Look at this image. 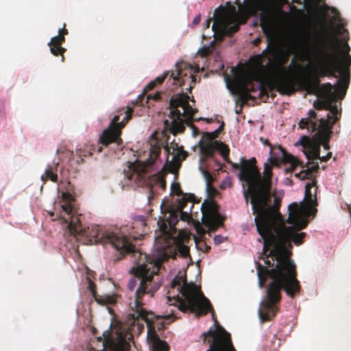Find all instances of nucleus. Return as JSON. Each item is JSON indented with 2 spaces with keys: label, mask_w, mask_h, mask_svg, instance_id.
<instances>
[{
  "label": "nucleus",
  "mask_w": 351,
  "mask_h": 351,
  "mask_svg": "<svg viewBox=\"0 0 351 351\" xmlns=\"http://www.w3.org/2000/svg\"><path fill=\"white\" fill-rule=\"evenodd\" d=\"M154 317L153 314V315H149L148 320H144L148 327L147 340L153 351H169V346L167 343L164 340H161L155 330V327L153 326Z\"/></svg>",
  "instance_id": "nucleus-19"
},
{
  "label": "nucleus",
  "mask_w": 351,
  "mask_h": 351,
  "mask_svg": "<svg viewBox=\"0 0 351 351\" xmlns=\"http://www.w3.org/2000/svg\"><path fill=\"white\" fill-rule=\"evenodd\" d=\"M219 206L214 201L204 202L201 206L202 223L208 232H215L223 225L225 218L219 213Z\"/></svg>",
  "instance_id": "nucleus-15"
},
{
  "label": "nucleus",
  "mask_w": 351,
  "mask_h": 351,
  "mask_svg": "<svg viewBox=\"0 0 351 351\" xmlns=\"http://www.w3.org/2000/svg\"><path fill=\"white\" fill-rule=\"evenodd\" d=\"M332 157V152H328V154L325 156H320L317 158L319 159L322 162H326Z\"/></svg>",
  "instance_id": "nucleus-51"
},
{
  "label": "nucleus",
  "mask_w": 351,
  "mask_h": 351,
  "mask_svg": "<svg viewBox=\"0 0 351 351\" xmlns=\"http://www.w3.org/2000/svg\"><path fill=\"white\" fill-rule=\"evenodd\" d=\"M206 122L207 123H211L212 122V119H206Z\"/></svg>",
  "instance_id": "nucleus-62"
},
{
  "label": "nucleus",
  "mask_w": 351,
  "mask_h": 351,
  "mask_svg": "<svg viewBox=\"0 0 351 351\" xmlns=\"http://www.w3.org/2000/svg\"><path fill=\"white\" fill-rule=\"evenodd\" d=\"M59 166V162H54L53 165H49L46 169L45 173L42 175L41 180L44 182H46L47 180H50L53 182H57L58 180V177L56 173L54 171H57L58 167Z\"/></svg>",
  "instance_id": "nucleus-25"
},
{
  "label": "nucleus",
  "mask_w": 351,
  "mask_h": 351,
  "mask_svg": "<svg viewBox=\"0 0 351 351\" xmlns=\"http://www.w3.org/2000/svg\"><path fill=\"white\" fill-rule=\"evenodd\" d=\"M101 244H110L119 253L114 260L117 263L123 258L125 254H131L134 258V265L131 269L134 275L127 285L130 291L134 290L138 280H140L138 288L134 294V298L130 302L129 306L134 312L132 315L134 319L141 318L142 320H148L149 315H153L143 308V298L145 294L154 297L156 292L160 289L161 282L158 280V272L161 268V261L155 260L154 257L143 254L136 249L130 241V238L121 232H108L103 234L100 241Z\"/></svg>",
  "instance_id": "nucleus-2"
},
{
  "label": "nucleus",
  "mask_w": 351,
  "mask_h": 351,
  "mask_svg": "<svg viewBox=\"0 0 351 351\" xmlns=\"http://www.w3.org/2000/svg\"><path fill=\"white\" fill-rule=\"evenodd\" d=\"M215 40H213L211 43H210V45L209 46H207V47H203L199 51V53L202 56V57H206L209 55H210L212 53H213V48L215 47Z\"/></svg>",
  "instance_id": "nucleus-35"
},
{
  "label": "nucleus",
  "mask_w": 351,
  "mask_h": 351,
  "mask_svg": "<svg viewBox=\"0 0 351 351\" xmlns=\"http://www.w3.org/2000/svg\"><path fill=\"white\" fill-rule=\"evenodd\" d=\"M241 86L243 89H246V90H249V94H251V93H255L256 92H258L259 90L263 86V83L261 82H257L256 83H254L252 81L248 80L246 82L241 84Z\"/></svg>",
  "instance_id": "nucleus-29"
},
{
  "label": "nucleus",
  "mask_w": 351,
  "mask_h": 351,
  "mask_svg": "<svg viewBox=\"0 0 351 351\" xmlns=\"http://www.w3.org/2000/svg\"><path fill=\"white\" fill-rule=\"evenodd\" d=\"M190 97L186 93L177 94L169 101V108L171 111L169 114L171 119L170 131L173 134L184 132V123L187 125L192 124L193 117L197 110L192 108L189 104Z\"/></svg>",
  "instance_id": "nucleus-10"
},
{
  "label": "nucleus",
  "mask_w": 351,
  "mask_h": 351,
  "mask_svg": "<svg viewBox=\"0 0 351 351\" xmlns=\"http://www.w3.org/2000/svg\"><path fill=\"white\" fill-rule=\"evenodd\" d=\"M205 246H206V252H208L210 250V246H207L206 243H203Z\"/></svg>",
  "instance_id": "nucleus-57"
},
{
  "label": "nucleus",
  "mask_w": 351,
  "mask_h": 351,
  "mask_svg": "<svg viewBox=\"0 0 351 351\" xmlns=\"http://www.w3.org/2000/svg\"><path fill=\"white\" fill-rule=\"evenodd\" d=\"M331 114L334 115V118L332 120H330L331 121L335 120V122L339 119V117H341V110L339 111L337 106L336 104H334L331 109L329 110ZM332 119V117L330 116Z\"/></svg>",
  "instance_id": "nucleus-41"
},
{
  "label": "nucleus",
  "mask_w": 351,
  "mask_h": 351,
  "mask_svg": "<svg viewBox=\"0 0 351 351\" xmlns=\"http://www.w3.org/2000/svg\"><path fill=\"white\" fill-rule=\"evenodd\" d=\"M317 5L325 3V0H314Z\"/></svg>",
  "instance_id": "nucleus-56"
},
{
  "label": "nucleus",
  "mask_w": 351,
  "mask_h": 351,
  "mask_svg": "<svg viewBox=\"0 0 351 351\" xmlns=\"http://www.w3.org/2000/svg\"><path fill=\"white\" fill-rule=\"evenodd\" d=\"M64 42L65 37L62 35H58L52 37L48 45H62Z\"/></svg>",
  "instance_id": "nucleus-36"
},
{
  "label": "nucleus",
  "mask_w": 351,
  "mask_h": 351,
  "mask_svg": "<svg viewBox=\"0 0 351 351\" xmlns=\"http://www.w3.org/2000/svg\"><path fill=\"white\" fill-rule=\"evenodd\" d=\"M88 289H89V291H90L93 297L94 298L95 300L98 304H105L106 303V301L105 300L101 299L97 296V291H96V285L90 280L89 281Z\"/></svg>",
  "instance_id": "nucleus-34"
},
{
  "label": "nucleus",
  "mask_w": 351,
  "mask_h": 351,
  "mask_svg": "<svg viewBox=\"0 0 351 351\" xmlns=\"http://www.w3.org/2000/svg\"><path fill=\"white\" fill-rule=\"evenodd\" d=\"M308 119H309L306 118L302 119L298 123L299 127L302 129H304L305 128H306L308 130L311 129L310 121H308Z\"/></svg>",
  "instance_id": "nucleus-45"
},
{
  "label": "nucleus",
  "mask_w": 351,
  "mask_h": 351,
  "mask_svg": "<svg viewBox=\"0 0 351 351\" xmlns=\"http://www.w3.org/2000/svg\"><path fill=\"white\" fill-rule=\"evenodd\" d=\"M212 20H213L212 18H209L208 19H207V21H206V23L204 24L205 28H206V29L209 28Z\"/></svg>",
  "instance_id": "nucleus-55"
},
{
  "label": "nucleus",
  "mask_w": 351,
  "mask_h": 351,
  "mask_svg": "<svg viewBox=\"0 0 351 351\" xmlns=\"http://www.w3.org/2000/svg\"><path fill=\"white\" fill-rule=\"evenodd\" d=\"M289 58L288 52L271 46L269 42L267 47L261 53L252 56L250 59L252 64L263 73H278L274 80V85L277 91L281 95H291L295 93V79L290 75L289 71L291 66L300 67V65L292 59L289 67H286Z\"/></svg>",
  "instance_id": "nucleus-5"
},
{
  "label": "nucleus",
  "mask_w": 351,
  "mask_h": 351,
  "mask_svg": "<svg viewBox=\"0 0 351 351\" xmlns=\"http://www.w3.org/2000/svg\"><path fill=\"white\" fill-rule=\"evenodd\" d=\"M293 3H296L298 4H301V1L300 0H293Z\"/></svg>",
  "instance_id": "nucleus-58"
},
{
  "label": "nucleus",
  "mask_w": 351,
  "mask_h": 351,
  "mask_svg": "<svg viewBox=\"0 0 351 351\" xmlns=\"http://www.w3.org/2000/svg\"><path fill=\"white\" fill-rule=\"evenodd\" d=\"M311 38L308 33L304 32L301 37L300 43L308 51L313 52L318 70L308 78L301 80L299 87L308 94L317 95L319 91V78L325 76L337 77L336 73H338L341 77L337 81L335 92L339 99H342L346 95L350 82L351 56L348 53V44H346V52L343 53L336 37L324 39L319 45L312 42Z\"/></svg>",
  "instance_id": "nucleus-3"
},
{
  "label": "nucleus",
  "mask_w": 351,
  "mask_h": 351,
  "mask_svg": "<svg viewBox=\"0 0 351 351\" xmlns=\"http://www.w3.org/2000/svg\"><path fill=\"white\" fill-rule=\"evenodd\" d=\"M161 153V148L160 146H152L149 151V158L143 162H138L137 165H134V171L137 173L138 176H143L150 169L159 158Z\"/></svg>",
  "instance_id": "nucleus-20"
},
{
  "label": "nucleus",
  "mask_w": 351,
  "mask_h": 351,
  "mask_svg": "<svg viewBox=\"0 0 351 351\" xmlns=\"http://www.w3.org/2000/svg\"><path fill=\"white\" fill-rule=\"evenodd\" d=\"M289 217L287 222L293 226H278L269 233L263 235V249L261 258L266 266L257 263L256 269L258 285L264 287L267 278L273 280L267 289V298L260 303L258 315L261 322L271 320L278 311L277 304L281 300V290L293 298L301 290L300 281L297 279L296 265L290 258L291 241L299 245L303 243L304 232L297 231L305 228L308 224L304 217L302 208L296 202L289 206Z\"/></svg>",
  "instance_id": "nucleus-1"
},
{
  "label": "nucleus",
  "mask_w": 351,
  "mask_h": 351,
  "mask_svg": "<svg viewBox=\"0 0 351 351\" xmlns=\"http://www.w3.org/2000/svg\"><path fill=\"white\" fill-rule=\"evenodd\" d=\"M133 109L131 107L123 108L119 110V114L115 115L108 128L105 130L99 138V143L104 146H108L112 143L118 145L122 141L120 138L121 130L132 119Z\"/></svg>",
  "instance_id": "nucleus-12"
},
{
  "label": "nucleus",
  "mask_w": 351,
  "mask_h": 351,
  "mask_svg": "<svg viewBox=\"0 0 351 351\" xmlns=\"http://www.w3.org/2000/svg\"><path fill=\"white\" fill-rule=\"evenodd\" d=\"M165 124L166 125H169V121H168V120H166V121H165Z\"/></svg>",
  "instance_id": "nucleus-64"
},
{
  "label": "nucleus",
  "mask_w": 351,
  "mask_h": 351,
  "mask_svg": "<svg viewBox=\"0 0 351 351\" xmlns=\"http://www.w3.org/2000/svg\"><path fill=\"white\" fill-rule=\"evenodd\" d=\"M189 252L190 249L187 245L180 241H177L173 245L167 244L164 245L160 258H155V260H160L162 265L164 261L169 258L176 259L178 255L186 258L189 256Z\"/></svg>",
  "instance_id": "nucleus-17"
},
{
  "label": "nucleus",
  "mask_w": 351,
  "mask_h": 351,
  "mask_svg": "<svg viewBox=\"0 0 351 351\" xmlns=\"http://www.w3.org/2000/svg\"><path fill=\"white\" fill-rule=\"evenodd\" d=\"M229 164H231V165L232 166L233 169H239L240 171H241V169H242V167H243V163L241 165L240 164H238V163H233L230 161V162H228Z\"/></svg>",
  "instance_id": "nucleus-53"
},
{
  "label": "nucleus",
  "mask_w": 351,
  "mask_h": 351,
  "mask_svg": "<svg viewBox=\"0 0 351 351\" xmlns=\"http://www.w3.org/2000/svg\"><path fill=\"white\" fill-rule=\"evenodd\" d=\"M266 162L269 163L271 165V167H272V168L274 167H278L280 165L279 160L273 156H271L267 159V161Z\"/></svg>",
  "instance_id": "nucleus-46"
},
{
  "label": "nucleus",
  "mask_w": 351,
  "mask_h": 351,
  "mask_svg": "<svg viewBox=\"0 0 351 351\" xmlns=\"http://www.w3.org/2000/svg\"><path fill=\"white\" fill-rule=\"evenodd\" d=\"M193 195L191 194H184L181 198L177 199L176 201V205L174 206L175 208L180 211L181 210H183L184 207L186 206L187 204L189 202L191 203V208L193 207V203L192 202Z\"/></svg>",
  "instance_id": "nucleus-27"
},
{
  "label": "nucleus",
  "mask_w": 351,
  "mask_h": 351,
  "mask_svg": "<svg viewBox=\"0 0 351 351\" xmlns=\"http://www.w3.org/2000/svg\"><path fill=\"white\" fill-rule=\"evenodd\" d=\"M97 341H102L103 350L106 351H129L130 348L129 341L122 332L117 334V339H113L111 337L103 339L101 337H97Z\"/></svg>",
  "instance_id": "nucleus-18"
},
{
  "label": "nucleus",
  "mask_w": 351,
  "mask_h": 351,
  "mask_svg": "<svg viewBox=\"0 0 351 351\" xmlns=\"http://www.w3.org/2000/svg\"><path fill=\"white\" fill-rule=\"evenodd\" d=\"M241 162H243V167L241 171H239V178L241 181L243 182L245 185H247L248 183V179L245 176V171L247 169L252 167H257L256 166V160L255 158H252L248 160H245L243 158H241Z\"/></svg>",
  "instance_id": "nucleus-24"
},
{
  "label": "nucleus",
  "mask_w": 351,
  "mask_h": 351,
  "mask_svg": "<svg viewBox=\"0 0 351 351\" xmlns=\"http://www.w3.org/2000/svg\"><path fill=\"white\" fill-rule=\"evenodd\" d=\"M171 193L176 195H183L184 193L181 189L180 184L178 182H173L171 186Z\"/></svg>",
  "instance_id": "nucleus-37"
},
{
  "label": "nucleus",
  "mask_w": 351,
  "mask_h": 351,
  "mask_svg": "<svg viewBox=\"0 0 351 351\" xmlns=\"http://www.w3.org/2000/svg\"><path fill=\"white\" fill-rule=\"evenodd\" d=\"M330 113L327 114V118H321L319 119L318 131L312 138H308L307 136L302 137V145L304 149V154L308 159L307 165L313 166V163H316L315 160L319 157L320 146L323 145L326 150L330 149L329 141L330 139L332 128L335 123V120L330 121Z\"/></svg>",
  "instance_id": "nucleus-9"
},
{
  "label": "nucleus",
  "mask_w": 351,
  "mask_h": 351,
  "mask_svg": "<svg viewBox=\"0 0 351 351\" xmlns=\"http://www.w3.org/2000/svg\"><path fill=\"white\" fill-rule=\"evenodd\" d=\"M176 66V69L175 71L176 74H175L173 71L165 72L162 75L158 76L154 81L149 83L145 90H152L156 86L157 84H161L165 78L171 73L169 79L173 80V84L175 85L182 86L184 85L186 82H190L189 87L187 89L191 92L196 82V77L192 66L185 62L177 63Z\"/></svg>",
  "instance_id": "nucleus-13"
},
{
  "label": "nucleus",
  "mask_w": 351,
  "mask_h": 351,
  "mask_svg": "<svg viewBox=\"0 0 351 351\" xmlns=\"http://www.w3.org/2000/svg\"><path fill=\"white\" fill-rule=\"evenodd\" d=\"M179 219L188 221L191 219V214L186 211L181 210L179 214Z\"/></svg>",
  "instance_id": "nucleus-44"
},
{
  "label": "nucleus",
  "mask_w": 351,
  "mask_h": 351,
  "mask_svg": "<svg viewBox=\"0 0 351 351\" xmlns=\"http://www.w3.org/2000/svg\"><path fill=\"white\" fill-rule=\"evenodd\" d=\"M306 167V169H302L301 171H300L298 173L295 174V176L296 178H298L299 179L304 180H311V182H308L305 186V194H304V199L306 201L307 204H308V207H304L302 206H300L303 211L304 214L308 211L310 213H316L317 209L315 208H311L313 206H315L317 205V181L315 178L314 173H317L318 171V169L319 168L318 162L313 163V166L308 167L305 166Z\"/></svg>",
  "instance_id": "nucleus-14"
},
{
  "label": "nucleus",
  "mask_w": 351,
  "mask_h": 351,
  "mask_svg": "<svg viewBox=\"0 0 351 351\" xmlns=\"http://www.w3.org/2000/svg\"><path fill=\"white\" fill-rule=\"evenodd\" d=\"M97 152H102V147L101 146H99L97 149Z\"/></svg>",
  "instance_id": "nucleus-59"
},
{
  "label": "nucleus",
  "mask_w": 351,
  "mask_h": 351,
  "mask_svg": "<svg viewBox=\"0 0 351 351\" xmlns=\"http://www.w3.org/2000/svg\"><path fill=\"white\" fill-rule=\"evenodd\" d=\"M50 47L51 53L55 56H61L62 62L64 61V53L66 51V49L62 47V45H48Z\"/></svg>",
  "instance_id": "nucleus-32"
},
{
  "label": "nucleus",
  "mask_w": 351,
  "mask_h": 351,
  "mask_svg": "<svg viewBox=\"0 0 351 351\" xmlns=\"http://www.w3.org/2000/svg\"><path fill=\"white\" fill-rule=\"evenodd\" d=\"M322 88L326 95L324 98L325 110H330L334 105L333 103L335 101V97L337 96L339 99V97L335 91H332L333 86L330 83L324 84Z\"/></svg>",
  "instance_id": "nucleus-22"
},
{
  "label": "nucleus",
  "mask_w": 351,
  "mask_h": 351,
  "mask_svg": "<svg viewBox=\"0 0 351 351\" xmlns=\"http://www.w3.org/2000/svg\"><path fill=\"white\" fill-rule=\"evenodd\" d=\"M256 97L249 94V90L246 89H243L241 86L239 88V96H238V101L241 103V106L245 104L249 100H253L254 101L256 99Z\"/></svg>",
  "instance_id": "nucleus-28"
},
{
  "label": "nucleus",
  "mask_w": 351,
  "mask_h": 351,
  "mask_svg": "<svg viewBox=\"0 0 351 351\" xmlns=\"http://www.w3.org/2000/svg\"><path fill=\"white\" fill-rule=\"evenodd\" d=\"M225 238L221 235H216L214 237V242L215 244H220L224 241Z\"/></svg>",
  "instance_id": "nucleus-50"
},
{
  "label": "nucleus",
  "mask_w": 351,
  "mask_h": 351,
  "mask_svg": "<svg viewBox=\"0 0 351 351\" xmlns=\"http://www.w3.org/2000/svg\"><path fill=\"white\" fill-rule=\"evenodd\" d=\"M172 159L169 165L173 172H176L181 167L182 162L188 156V153L184 150L182 147L173 149Z\"/></svg>",
  "instance_id": "nucleus-21"
},
{
  "label": "nucleus",
  "mask_w": 351,
  "mask_h": 351,
  "mask_svg": "<svg viewBox=\"0 0 351 351\" xmlns=\"http://www.w3.org/2000/svg\"><path fill=\"white\" fill-rule=\"evenodd\" d=\"M259 43H260V40L259 39H256L254 41L255 45H258Z\"/></svg>",
  "instance_id": "nucleus-60"
},
{
  "label": "nucleus",
  "mask_w": 351,
  "mask_h": 351,
  "mask_svg": "<svg viewBox=\"0 0 351 351\" xmlns=\"http://www.w3.org/2000/svg\"><path fill=\"white\" fill-rule=\"evenodd\" d=\"M171 287L177 288L183 298L178 295L176 301L178 303V309L184 313L188 311L199 317L211 312L215 321V328H210L207 332L202 334L201 338L204 343H208L206 351H237L231 338V335L215 318L213 307L209 300L204 295L201 287L193 282H187L185 273L179 271L171 282Z\"/></svg>",
  "instance_id": "nucleus-4"
},
{
  "label": "nucleus",
  "mask_w": 351,
  "mask_h": 351,
  "mask_svg": "<svg viewBox=\"0 0 351 351\" xmlns=\"http://www.w3.org/2000/svg\"><path fill=\"white\" fill-rule=\"evenodd\" d=\"M160 99V94L159 93H156L154 95H147L146 97V107L150 108V100H153L154 101H158Z\"/></svg>",
  "instance_id": "nucleus-39"
},
{
  "label": "nucleus",
  "mask_w": 351,
  "mask_h": 351,
  "mask_svg": "<svg viewBox=\"0 0 351 351\" xmlns=\"http://www.w3.org/2000/svg\"><path fill=\"white\" fill-rule=\"evenodd\" d=\"M145 96L147 97L145 92L139 95L136 99L135 100L134 104L138 106H146V103L145 101H144Z\"/></svg>",
  "instance_id": "nucleus-43"
},
{
  "label": "nucleus",
  "mask_w": 351,
  "mask_h": 351,
  "mask_svg": "<svg viewBox=\"0 0 351 351\" xmlns=\"http://www.w3.org/2000/svg\"><path fill=\"white\" fill-rule=\"evenodd\" d=\"M66 25L64 24V27L62 29H60L58 31V35H62L64 37L65 35L69 34L68 30L65 28Z\"/></svg>",
  "instance_id": "nucleus-52"
},
{
  "label": "nucleus",
  "mask_w": 351,
  "mask_h": 351,
  "mask_svg": "<svg viewBox=\"0 0 351 351\" xmlns=\"http://www.w3.org/2000/svg\"><path fill=\"white\" fill-rule=\"evenodd\" d=\"M260 141L263 142V144L267 145L270 147V154H272L273 152V145L270 143L268 139H265L263 137L260 138Z\"/></svg>",
  "instance_id": "nucleus-49"
},
{
  "label": "nucleus",
  "mask_w": 351,
  "mask_h": 351,
  "mask_svg": "<svg viewBox=\"0 0 351 351\" xmlns=\"http://www.w3.org/2000/svg\"><path fill=\"white\" fill-rule=\"evenodd\" d=\"M167 300H168V302H171V297H170V296H168V297H167Z\"/></svg>",
  "instance_id": "nucleus-63"
},
{
  "label": "nucleus",
  "mask_w": 351,
  "mask_h": 351,
  "mask_svg": "<svg viewBox=\"0 0 351 351\" xmlns=\"http://www.w3.org/2000/svg\"><path fill=\"white\" fill-rule=\"evenodd\" d=\"M199 149L202 155L209 158H213L215 152L217 150L226 162H230L229 158L230 149L227 145L221 141L201 142Z\"/></svg>",
  "instance_id": "nucleus-16"
},
{
  "label": "nucleus",
  "mask_w": 351,
  "mask_h": 351,
  "mask_svg": "<svg viewBox=\"0 0 351 351\" xmlns=\"http://www.w3.org/2000/svg\"><path fill=\"white\" fill-rule=\"evenodd\" d=\"M200 21H201V16H200V15L199 14V15L196 16L194 18V19H193V25H198V24L200 23Z\"/></svg>",
  "instance_id": "nucleus-54"
},
{
  "label": "nucleus",
  "mask_w": 351,
  "mask_h": 351,
  "mask_svg": "<svg viewBox=\"0 0 351 351\" xmlns=\"http://www.w3.org/2000/svg\"><path fill=\"white\" fill-rule=\"evenodd\" d=\"M308 117L306 119H309L308 121H310V128L311 131H318L319 125H317V122L315 121L317 118V113L315 111L311 110L308 111Z\"/></svg>",
  "instance_id": "nucleus-33"
},
{
  "label": "nucleus",
  "mask_w": 351,
  "mask_h": 351,
  "mask_svg": "<svg viewBox=\"0 0 351 351\" xmlns=\"http://www.w3.org/2000/svg\"><path fill=\"white\" fill-rule=\"evenodd\" d=\"M322 10L323 11H324L325 12H328V11H330L331 14L333 15L332 21L334 22L339 21L340 20V12L336 8L332 7V6H329L326 3H324L322 5Z\"/></svg>",
  "instance_id": "nucleus-31"
},
{
  "label": "nucleus",
  "mask_w": 351,
  "mask_h": 351,
  "mask_svg": "<svg viewBox=\"0 0 351 351\" xmlns=\"http://www.w3.org/2000/svg\"><path fill=\"white\" fill-rule=\"evenodd\" d=\"M258 97L264 101L269 98V91L263 84V86L258 91Z\"/></svg>",
  "instance_id": "nucleus-40"
},
{
  "label": "nucleus",
  "mask_w": 351,
  "mask_h": 351,
  "mask_svg": "<svg viewBox=\"0 0 351 351\" xmlns=\"http://www.w3.org/2000/svg\"><path fill=\"white\" fill-rule=\"evenodd\" d=\"M281 199L275 197V193L270 189V195L265 205L262 206L256 202L255 208L252 206L254 215H256L254 221L258 234L262 237L268 233L271 234V230L278 227V218L280 217L279 208Z\"/></svg>",
  "instance_id": "nucleus-8"
},
{
  "label": "nucleus",
  "mask_w": 351,
  "mask_h": 351,
  "mask_svg": "<svg viewBox=\"0 0 351 351\" xmlns=\"http://www.w3.org/2000/svg\"><path fill=\"white\" fill-rule=\"evenodd\" d=\"M180 212L175 208L174 205H171L167 208V213L169 215L167 217L166 220L170 228H173L178 222Z\"/></svg>",
  "instance_id": "nucleus-26"
},
{
  "label": "nucleus",
  "mask_w": 351,
  "mask_h": 351,
  "mask_svg": "<svg viewBox=\"0 0 351 351\" xmlns=\"http://www.w3.org/2000/svg\"><path fill=\"white\" fill-rule=\"evenodd\" d=\"M272 170L273 168L271 165L265 162L263 175H261L258 167H252L245 171L248 183L247 184V189H245V184H243V196L245 202L247 204L250 201L254 208H255L257 202L264 206L268 199L272 185Z\"/></svg>",
  "instance_id": "nucleus-7"
},
{
  "label": "nucleus",
  "mask_w": 351,
  "mask_h": 351,
  "mask_svg": "<svg viewBox=\"0 0 351 351\" xmlns=\"http://www.w3.org/2000/svg\"><path fill=\"white\" fill-rule=\"evenodd\" d=\"M258 19L264 33H268L271 29L273 23L272 12L266 6L265 0H250L240 10L236 18L226 20L223 16L217 18L213 24L212 29L214 32L220 31L226 36H232L239 31L240 25L245 24L247 19L256 16L258 12Z\"/></svg>",
  "instance_id": "nucleus-6"
},
{
  "label": "nucleus",
  "mask_w": 351,
  "mask_h": 351,
  "mask_svg": "<svg viewBox=\"0 0 351 351\" xmlns=\"http://www.w3.org/2000/svg\"><path fill=\"white\" fill-rule=\"evenodd\" d=\"M224 128V122H221L219 127L213 132H206L204 135V137L206 138V140L204 142H213L217 138L219 134L223 130Z\"/></svg>",
  "instance_id": "nucleus-30"
},
{
  "label": "nucleus",
  "mask_w": 351,
  "mask_h": 351,
  "mask_svg": "<svg viewBox=\"0 0 351 351\" xmlns=\"http://www.w3.org/2000/svg\"><path fill=\"white\" fill-rule=\"evenodd\" d=\"M290 10L292 12L296 14L297 15L304 14V11L302 10L297 8V7L293 5L290 6Z\"/></svg>",
  "instance_id": "nucleus-48"
},
{
  "label": "nucleus",
  "mask_w": 351,
  "mask_h": 351,
  "mask_svg": "<svg viewBox=\"0 0 351 351\" xmlns=\"http://www.w3.org/2000/svg\"><path fill=\"white\" fill-rule=\"evenodd\" d=\"M201 170L206 181L207 187L208 188L211 186V184L213 182L214 178L211 173L208 170H204L202 168H201Z\"/></svg>",
  "instance_id": "nucleus-38"
},
{
  "label": "nucleus",
  "mask_w": 351,
  "mask_h": 351,
  "mask_svg": "<svg viewBox=\"0 0 351 351\" xmlns=\"http://www.w3.org/2000/svg\"><path fill=\"white\" fill-rule=\"evenodd\" d=\"M279 150L282 153L283 161L285 162L291 164L289 171H294L298 166H300L302 168L304 167L302 162L299 160L297 158L294 157L291 154L285 152L281 147H279Z\"/></svg>",
  "instance_id": "nucleus-23"
},
{
  "label": "nucleus",
  "mask_w": 351,
  "mask_h": 351,
  "mask_svg": "<svg viewBox=\"0 0 351 351\" xmlns=\"http://www.w3.org/2000/svg\"><path fill=\"white\" fill-rule=\"evenodd\" d=\"M282 1H283V3H284L285 4H289V1H288V0H282Z\"/></svg>",
  "instance_id": "nucleus-61"
},
{
  "label": "nucleus",
  "mask_w": 351,
  "mask_h": 351,
  "mask_svg": "<svg viewBox=\"0 0 351 351\" xmlns=\"http://www.w3.org/2000/svg\"><path fill=\"white\" fill-rule=\"evenodd\" d=\"M95 149L94 147H91L88 150H83V151L80 150L79 157L80 158L81 160L82 161L84 160V159H83L84 157L91 156L93 154V151H95Z\"/></svg>",
  "instance_id": "nucleus-42"
},
{
  "label": "nucleus",
  "mask_w": 351,
  "mask_h": 351,
  "mask_svg": "<svg viewBox=\"0 0 351 351\" xmlns=\"http://www.w3.org/2000/svg\"><path fill=\"white\" fill-rule=\"evenodd\" d=\"M325 104L324 103V99H322V100H316L314 101L313 103V106L317 109V110H323L324 109L325 110Z\"/></svg>",
  "instance_id": "nucleus-47"
},
{
  "label": "nucleus",
  "mask_w": 351,
  "mask_h": 351,
  "mask_svg": "<svg viewBox=\"0 0 351 351\" xmlns=\"http://www.w3.org/2000/svg\"><path fill=\"white\" fill-rule=\"evenodd\" d=\"M62 198L65 203L62 205V211L64 214L62 215V218L66 223H68V228L71 234L75 237H90V241H92L93 239H95L96 243L100 241V239L104 232L99 230L98 226H95L91 230H89L82 228L80 220L78 217L74 216L73 214V206L71 202L73 200V197L71 194L67 192H63L62 193ZM106 232H105L106 233Z\"/></svg>",
  "instance_id": "nucleus-11"
}]
</instances>
